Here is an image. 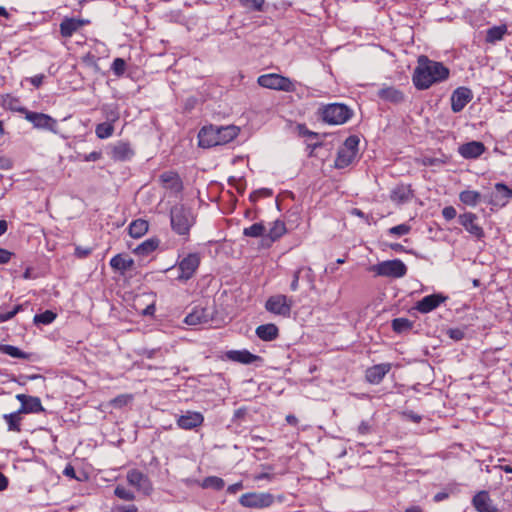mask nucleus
<instances>
[{
	"label": "nucleus",
	"instance_id": "7c9ffc66",
	"mask_svg": "<svg viewBox=\"0 0 512 512\" xmlns=\"http://www.w3.org/2000/svg\"><path fill=\"white\" fill-rule=\"evenodd\" d=\"M19 411L22 413H39L44 411L41 400L38 397L29 396L25 403L20 407Z\"/></svg>",
	"mask_w": 512,
	"mask_h": 512
},
{
	"label": "nucleus",
	"instance_id": "f8f14e48",
	"mask_svg": "<svg viewBox=\"0 0 512 512\" xmlns=\"http://www.w3.org/2000/svg\"><path fill=\"white\" fill-rule=\"evenodd\" d=\"M126 479L131 486L146 496L150 495L153 491L152 482L149 477L137 469L129 470Z\"/></svg>",
	"mask_w": 512,
	"mask_h": 512
},
{
	"label": "nucleus",
	"instance_id": "864d4df0",
	"mask_svg": "<svg viewBox=\"0 0 512 512\" xmlns=\"http://www.w3.org/2000/svg\"><path fill=\"white\" fill-rule=\"evenodd\" d=\"M101 157L102 153L99 151H93L89 154H84L83 156H81L82 160L85 162H95L101 159Z\"/></svg>",
	"mask_w": 512,
	"mask_h": 512
},
{
	"label": "nucleus",
	"instance_id": "680f3d73",
	"mask_svg": "<svg viewBox=\"0 0 512 512\" xmlns=\"http://www.w3.org/2000/svg\"><path fill=\"white\" fill-rule=\"evenodd\" d=\"M43 79H44V75L42 74H39V75H35L33 77L30 78V83L35 86V87H39L42 82H43Z\"/></svg>",
	"mask_w": 512,
	"mask_h": 512
},
{
	"label": "nucleus",
	"instance_id": "b1692460",
	"mask_svg": "<svg viewBox=\"0 0 512 512\" xmlns=\"http://www.w3.org/2000/svg\"><path fill=\"white\" fill-rule=\"evenodd\" d=\"M134 152L126 142L116 143L111 150V158L115 161H127L131 159Z\"/></svg>",
	"mask_w": 512,
	"mask_h": 512
},
{
	"label": "nucleus",
	"instance_id": "e2e57ef3",
	"mask_svg": "<svg viewBox=\"0 0 512 512\" xmlns=\"http://www.w3.org/2000/svg\"><path fill=\"white\" fill-rule=\"evenodd\" d=\"M273 478H274V475L271 473H268V472H262V473H259L254 476V479L256 481H260V480H264V479L271 481Z\"/></svg>",
	"mask_w": 512,
	"mask_h": 512
},
{
	"label": "nucleus",
	"instance_id": "f257e3e1",
	"mask_svg": "<svg viewBox=\"0 0 512 512\" xmlns=\"http://www.w3.org/2000/svg\"><path fill=\"white\" fill-rule=\"evenodd\" d=\"M449 74V69L443 63L421 55L418 58V65L414 69L412 80L417 89L426 90L433 84L448 79Z\"/></svg>",
	"mask_w": 512,
	"mask_h": 512
},
{
	"label": "nucleus",
	"instance_id": "dca6fc26",
	"mask_svg": "<svg viewBox=\"0 0 512 512\" xmlns=\"http://www.w3.org/2000/svg\"><path fill=\"white\" fill-rule=\"evenodd\" d=\"M204 422V416L200 412L187 411L177 419V425L184 430H192L201 426Z\"/></svg>",
	"mask_w": 512,
	"mask_h": 512
},
{
	"label": "nucleus",
	"instance_id": "a19ab883",
	"mask_svg": "<svg viewBox=\"0 0 512 512\" xmlns=\"http://www.w3.org/2000/svg\"><path fill=\"white\" fill-rule=\"evenodd\" d=\"M225 486V482L222 478L217 476L206 477L202 482L203 488H212L214 490H221Z\"/></svg>",
	"mask_w": 512,
	"mask_h": 512
},
{
	"label": "nucleus",
	"instance_id": "4468645a",
	"mask_svg": "<svg viewBox=\"0 0 512 512\" xmlns=\"http://www.w3.org/2000/svg\"><path fill=\"white\" fill-rule=\"evenodd\" d=\"M512 198V189L503 183H496L490 194L488 203L495 207H504Z\"/></svg>",
	"mask_w": 512,
	"mask_h": 512
},
{
	"label": "nucleus",
	"instance_id": "4d7b16f0",
	"mask_svg": "<svg viewBox=\"0 0 512 512\" xmlns=\"http://www.w3.org/2000/svg\"><path fill=\"white\" fill-rule=\"evenodd\" d=\"M300 277H301V271H299V269H297L294 272V274H293V280H292V282L290 284L291 291H297L298 290Z\"/></svg>",
	"mask_w": 512,
	"mask_h": 512
},
{
	"label": "nucleus",
	"instance_id": "6e6d98bb",
	"mask_svg": "<svg viewBox=\"0 0 512 512\" xmlns=\"http://www.w3.org/2000/svg\"><path fill=\"white\" fill-rule=\"evenodd\" d=\"M114 512H138V508L134 504L118 505L114 508Z\"/></svg>",
	"mask_w": 512,
	"mask_h": 512
},
{
	"label": "nucleus",
	"instance_id": "09e8293b",
	"mask_svg": "<svg viewBox=\"0 0 512 512\" xmlns=\"http://www.w3.org/2000/svg\"><path fill=\"white\" fill-rule=\"evenodd\" d=\"M132 400V396L128 394H122L111 400V405L116 408L126 406Z\"/></svg>",
	"mask_w": 512,
	"mask_h": 512
},
{
	"label": "nucleus",
	"instance_id": "39448f33",
	"mask_svg": "<svg viewBox=\"0 0 512 512\" xmlns=\"http://www.w3.org/2000/svg\"><path fill=\"white\" fill-rule=\"evenodd\" d=\"M359 138L355 135L349 136L339 148L335 159V167L343 169L348 167L356 159L358 154Z\"/></svg>",
	"mask_w": 512,
	"mask_h": 512
},
{
	"label": "nucleus",
	"instance_id": "cd10ccee",
	"mask_svg": "<svg viewBox=\"0 0 512 512\" xmlns=\"http://www.w3.org/2000/svg\"><path fill=\"white\" fill-rule=\"evenodd\" d=\"M279 329L273 323L263 324L256 328V335L263 341H272L278 337Z\"/></svg>",
	"mask_w": 512,
	"mask_h": 512
},
{
	"label": "nucleus",
	"instance_id": "2f4dec72",
	"mask_svg": "<svg viewBox=\"0 0 512 512\" xmlns=\"http://www.w3.org/2000/svg\"><path fill=\"white\" fill-rule=\"evenodd\" d=\"M459 200L466 206L475 207L482 200V195L478 191L464 190L460 192Z\"/></svg>",
	"mask_w": 512,
	"mask_h": 512
},
{
	"label": "nucleus",
	"instance_id": "774afa93",
	"mask_svg": "<svg viewBox=\"0 0 512 512\" xmlns=\"http://www.w3.org/2000/svg\"><path fill=\"white\" fill-rule=\"evenodd\" d=\"M438 163H440V161L436 158H426L424 160L425 165L433 166V165H437Z\"/></svg>",
	"mask_w": 512,
	"mask_h": 512
},
{
	"label": "nucleus",
	"instance_id": "2eb2a0df",
	"mask_svg": "<svg viewBox=\"0 0 512 512\" xmlns=\"http://www.w3.org/2000/svg\"><path fill=\"white\" fill-rule=\"evenodd\" d=\"M472 91L467 87H458L451 95V109L455 113L461 112L472 100Z\"/></svg>",
	"mask_w": 512,
	"mask_h": 512
},
{
	"label": "nucleus",
	"instance_id": "0e129e2a",
	"mask_svg": "<svg viewBox=\"0 0 512 512\" xmlns=\"http://www.w3.org/2000/svg\"><path fill=\"white\" fill-rule=\"evenodd\" d=\"M8 478L0 472V491L5 490L8 487Z\"/></svg>",
	"mask_w": 512,
	"mask_h": 512
},
{
	"label": "nucleus",
	"instance_id": "c03bdc74",
	"mask_svg": "<svg viewBox=\"0 0 512 512\" xmlns=\"http://www.w3.org/2000/svg\"><path fill=\"white\" fill-rule=\"evenodd\" d=\"M264 232L265 226L262 223H254L243 230V234L247 237H260Z\"/></svg>",
	"mask_w": 512,
	"mask_h": 512
},
{
	"label": "nucleus",
	"instance_id": "a878e982",
	"mask_svg": "<svg viewBox=\"0 0 512 512\" xmlns=\"http://www.w3.org/2000/svg\"><path fill=\"white\" fill-rule=\"evenodd\" d=\"M160 181L166 189L178 192L182 189V183L177 173L167 171L160 175Z\"/></svg>",
	"mask_w": 512,
	"mask_h": 512
},
{
	"label": "nucleus",
	"instance_id": "393cba45",
	"mask_svg": "<svg viewBox=\"0 0 512 512\" xmlns=\"http://www.w3.org/2000/svg\"><path fill=\"white\" fill-rule=\"evenodd\" d=\"M225 356L230 361L242 364H251L258 358L247 350H229L225 353Z\"/></svg>",
	"mask_w": 512,
	"mask_h": 512
},
{
	"label": "nucleus",
	"instance_id": "f704fd0d",
	"mask_svg": "<svg viewBox=\"0 0 512 512\" xmlns=\"http://www.w3.org/2000/svg\"><path fill=\"white\" fill-rule=\"evenodd\" d=\"M159 241L156 239H147L144 242H142L140 245L137 246V248L134 250V252L141 256H147L153 251L156 250L158 247Z\"/></svg>",
	"mask_w": 512,
	"mask_h": 512
},
{
	"label": "nucleus",
	"instance_id": "79ce46f5",
	"mask_svg": "<svg viewBox=\"0 0 512 512\" xmlns=\"http://www.w3.org/2000/svg\"><path fill=\"white\" fill-rule=\"evenodd\" d=\"M413 323L407 318H395L392 321V328L396 333H403L412 328Z\"/></svg>",
	"mask_w": 512,
	"mask_h": 512
},
{
	"label": "nucleus",
	"instance_id": "69168bd1",
	"mask_svg": "<svg viewBox=\"0 0 512 512\" xmlns=\"http://www.w3.org/2000/svg\"><path fill=\"white\" fill-rule=\"evenodd\" d=\"M246 413L247 410L245 408H239L234 412V419H241L246 415Z\"/></svg>",
	"mask_w": 512,
	"mask_h": 512
},
{
	"label": "nucleus",
	"instance_id": "a18cd8bd",
	"mask_svg": "<svg viewBox=\"0 0 512 512\" xmlns=\"http://www.w3.org/2000/svg\"><path fill=\"white\" fill-rule=\"evenodd\" d=\"M115 496L125 501H133L135 500V494L131 490L126 489L125 487L118 485L114 490Z\"/></svg>",
	"mask_w": 512,
	"mask_h": 512
},
{
	"label": "nucleus",
	"instance_id": "c756f323",
	"mask_svg": "<svg viewBox=\"0 0 512 512\" xmlns=\"http://www.w3.org/2000/svg\"><path fill=\"white\" fill-rule=\"evenodd\" d=\"M100 111L105 122L114 124L120 119V110L116 103L103 104Z\"/></svg>",
	"mask_w": 512,
	"mask_h": 512
},
{
	"label": "nucleus",
	"instance_id": "13d9d810",
	"mask_svg": "<svg viewBox=\"0 0 512 512\" xmlns=\"http://www.w3.org/2000/svg\"><path fill=\"white\" fill-rule=\"evenodd\" d=\"M12 253L6 249L0 248V264H6L10 261Z\"/></svg>",
	"mask_w": 512,
	"mask_h": 512
},
{
	"label": "nucleus",
	"instance_id": "bb28decb",
	"mask_svg": "<svg viewBox=\"0 0 512 512\" xmlns=\"http://www.w3.org/2000/svg\"><path fill=\"white\" fill-rule=\"evenodd\" d=\"M110 266L114 270H117L121 274H124L126 271L130 270L134 266V260L128 256L117 254L111 258Z\"/></svg>",
	"mask_w": 512,
	"mask_h": 512
},
{
	"label": "nucleus",
	"instance_id": "8fccbe9b",
	"mask_svg": "<svg viewBox=\"0 0 512 512\" xmlns=\"http://www.w3.org/2000/svg\"><path fill=\"white\" fill-rule=\"evenodd\" d=\"M411 227L408 224H400L394 227H391L388 230V233L395 236H403L410 232Z\"/></svg>",
	"mask_w": 512,
	"mask_h": 512
},
{
	"label": "nucleus",
	"instance_id": "6e6552de",
	"mask_svg": "<svg viewBox=\"0 0 512 512\" xmlns=\"http://www.w3.org/2000/svg\"><path fill=\"white\" fill-rule=\"evenodd\" d=\"M200 263L201 256L197 252L188 253L182 258L179 257L176 264L179 275L176 279L180 282H187L195 275Z\"/></svg>",
	"mask_w": 512,
	"mask_h": 512
},
{
	"label": "nucleus",
	"instance_id": "c9c22d12",
	"mask_svg": "<svg viewBox=\"0 0 512 512\" xmlns=\"http://www.w3.org/2000/svg\"><path fill=\"white\" fill-rule=\"evenodd\" d=\"M286 233V226L284 222L280 220H276L272 223L271 228L269 229V232L267 236L269 239L274 242L278 240L281 236H283Z\"/></svg>",
	"mask_w": 512,
	"mask_h": 512
},
{
	"label": "nucleus",
	"instance_id": "9b49d317",
	"mask_svg": "<svg viewBox=\"0 0 512 512\" xmlns=\"http://www.w3.org/2000/svg\"><path fill=\"white\" fill-rule=\"evenodd\" d=\"M17 110L23 113L25 119L32 123L35 128L56 132L57 121L51 116L44 113L32 112L26 108H18Z\"/></svg>",
	"mask_w": 512,
	"mask_h": 512
},
{
	"label": "nucleus",
	"instance_id": "4be33fe9",
	"mask_svg": "<svg viewBox=\"0 0 512 512\" xmlns=\"http://www.w3.org/2000/svg\"><path fill=\"white\" fill-rule=\"evenodd\" d=\"M378 97L393 104H399L404 101V93L393 86L381 88L378 91Z\"/></svg>",
	"mask_w": 512,
	"mask_h": 512
},
{
	"label": "nucleus",
	"instance_id": "20e7f679",
	"mask_svg": "<svg viewBox=\"0 0 512 512\" xmlns=\"http://www.w3.org/2000/svg\"><path fill=\"white\" fill-rule=\"evenodd\" d=\"M321 119L330 125H342L351 119L353 110L342 103L323 105L319 109Z\"/></svg>",
	"mask_w": 512,
	"mask_h": 512
},
{
	"label": "nucleus",
	"instance_id": "5fc2aeb1",
	"mask_svg": "<svg viewBox=\"0 0 512 512\" xmlns=\"http://www.w3.org/2000/svg\"><path fill=\"white\" fill-rule=\"evenodd\" d=\"M358 434L360 435H367L370 434L372 431V426L368 421H362L360 425L358 426Z\"/></svg>",
	"mask_w": 512,
	"mask_h": 512
},
{
	"label": "nucleus",
	"instance_id": "0eeeda50",
	"mask_svg": "<svg viewBox=\"0 0 512 512\" xmlns=\"http://www.w3.org/2000/svg\"><path fill=\"white\" fill-rule=\"evenodd\" d=\"M259 86L271 90L294 92L296 87L293 81L285 76L276 73L260 75L257 79Z\"/></svg>",
	"mask_w": 512,
	"mask_h": 512
},
{
	"label": "nucleus",
	"instance_id": "f3484780",
	"mask_svg": "<svg viewBox=\"0 0 512 512\" xmlns=\"http://www.w3.org/2000/svg\"><path fill=\"white\" fill-rule=\"evenodd\" d=\"M485 145L480 141H470L458 147V153L465 159H477L485 152Z\"/></svg>",
	"mask_w": 512,
	"mask_h": 512
},
{
	"label": "nucleus",
	"instance_id": "338daca9",
	"mask_svg": "<svg viewBox=\"0 0 512 512\" xmlns=\"http://www.w3.org/2000/svg\"><path fill=\"white\" fill-rule=\"evenodd\" d=\"M63 473L64 475L69 476L71 478L75 477V470L71 465L66 466Z\"/></svg>",
	"mask_w": 512,
	"mask_h": 512
},
{
	"label": "nucleus",
	"instance_id": "aec40b11",
	"mask_svg": "<svg viewBox=\"0 0 512 512\" xmlns=\"http://www.w3.org/2000/svg\"><path fill=\"white\" fill-rule=\"evenodd\" d=\"M475 509L478 512H497L498 509L494 505L487 491L478 492L472 500Z\"/></svg>",
	"mask_w": 512,
	"mask_h": 512
},
{
	"label": "nucleus",
	"instance_id": "a211bd4d",
	"mask_svg": "<svg viewBox=\"0 0 512 512\" xmlns=\"http://www.w3.org/2000/svg\"><path fill=\"white\" fill-rule=\"evenodd\" d=\"M87 24H89L88 20L65 17L60 23V34L64 38H70Z\"/></svg>",
	"mask_w": 512,
	"mask_h": 512
},
{
	"label": "nucleus",
	"instance_id": "ea45409f",
	"mask_svg": "<svg viewBox=\"0 0 512 512\" xmlns=\"http://www.w3.org/2000/svg\"><path fill=\"white\" fill-rule=\"evenodd\" d=\"M56 317H57V314L55 312H53L51 310H46L43 313L36 314L34 316L33 322L36 325H38V324L49 325L56 319Z\"/></svg>",
	"mask_w": 512,
	"mask_h": 512
},
{
	"label": "nucleus",
	"instance_id": "37998d69",
	"mask_svg": "<svg viewBox=\"0 0 512 512\" xmlns=\"http://www.w3.org/2000/svg\"><path fill=\"white\" fill-rule=\"evenodd\" d=\"M242 8L247 11H263L265 0H238Z\"/></svg>",
	"mask_w": 512,
	"mask_h": 512
},
{
	"label": "nucleus",
	"instance_id": "052dcab7",
	"mask_svg": "<svg viewBox=\"0 0 512 512\" xmlns=\"http://www.w3.org/2000/svg\"><path fill=\"white\" fill-rule=\"evenodd\" d=\"M449 335L454 340H461L464 337V332L460 329H451Z\"/></svg>",
	"mask_w": 512,
	"mask_h": 512
},
{
	"label": "nucleus",
	"instance_id": "58836bf2",
	"mask_svg": "<svg viewBox=\"0 0 512 512\" xmlns=\"http://www.w3.org/2000/svg\"><path fill=\"white\" fill-rule=\"evenodd\" d=\"M4 419L8 425L9 431H16L19 432L20 429V422H21V412L18 410L16 412L5 414Z\"/></svg>",
	"mask_w": 512,
	"mask_h": 512
},
{
	"label": "nucleus",
	"instance_id": "bf43d9fd",
	"mask_svg": "<svg viewBox=\"0 0 512 512\" xmlns=\"http://www.w3.org/2000/svg\"><path fill=\"white\" fill-rule=\"evenodd\" d=\"M241 489H243V483L240 481V482L234 483L232 485H229L227 488V492L230 494H235L238 491H240Z\"/></svg>",
	"mask_w": 512,
	"mask_h": 512
},
{
	"label": "nucleus",
	"instance_id": "72a5a7b5",
	"mask_svg": "<svg viewBox=\"0 0 512 512\" xmlns=\"http://www.w3.org/2000/svg\"><path fill=\"white\" fill-rule=\"evenodd\" d=\"M507 33L506 25L493 26L487 30L486 42L494 44L497 41L502 40L503 36Z\"/></svg>",
	"mask_w": 512,
	"mask_h": 512
},
{
	"label": "nucleus",
	"instance_id": "3c124183",
	"mask_svg": "<svg viewBox=\"0 0 512 512\" xmlns=\"http://www.w3.org/2000/svg\"><path fill=\"white\" fill-rule=\"evenodd\" d=\"M299 271H301L300 279L305 280L307 283L313 286L315 278L313 270L309 267H300Z\"/></svg>",
	"mask_w": 512,
	"mask_h": 512
},
{
	"label": "nucleus",
	"instance_id": "9d476101",
	"mask_svg": "<svg viewBox=\"0 0 512 512\" xmlns=\"http://www.w3.org/2000/svg\"><path fill=\"white\" fill-rule=\"evenodd\" d=\"M239 503L246 508L263 509L274 503V496L268 492H249L241 495Z\"/></svg>",
	"mask_w": 512,
	"mask_h": 512
},
{
	"label": "nucleus",
	"instance_id": "c85d7f7f",
	"mask_svg": "<svg viewBox=\"0 0 512 512\" xmlns=\"http://www.w3.org/2000/svg\"><path fill=\"white\" fill-rule=\"evenodd\" d=\"M412 197V191L408 186L398 185L392 191L390 199L396 204L408 202Z\"/></svg>",
	"mask_w": 512,
	"mask_h": 512
},
{
	"label": "nucleus",
	"instance_id": "6ab92c4d",
	"mask_svg": "<svg viewBox=\"0 0 512 512\" xmlns=\"http://www.w3.org/2000/svg\"><path fill=\"white\" fill-rule=\"evenodd\" d=\"M446 300V297L440 294H431L423 297L415 305V309L420 313H429L436 309L441 303Z\"/></svg>",
	"mask_w": 512,
	"mask_h": 512
},
{
	"label": "nucleus",
	"instance_id": "473e14b6",
	"mask_svg": "<svg viewBox=\"0 0 512 512\" xmlns=\"http://www.w3.org/2000/svg\"><path fill=\"white\" fill-rule=\"evenodd\" d=\"M148 222L143 219H137L129 225V234L133 238H140L148 231Z\"/></svg>",
	"mask_w": 512,
	"mask_h": 512
},
{
	"label": "nucleus",
	"instance_id": "603ef678",
	"mask_svg": "<svg viewBox=\"0 0 512 512\" xmlns=\"http://www.w3.org/2000/svg\"><path fill=\"white\" fill-rule=\"evenodd\" d=\"M457 215V211L453 206H446L442 210V216L445 220L450 221L454 219Z\"/></svg>",
	"mask_w": 512,
	"mask_h": 512
},
{
	"label": "nucleus",
	"instance_id": "1a4fd4ad",
	"mask_svg": "<svg viewBox=\"0 0 512 512\" xmlns=\"http://www.w3.org/2000/svg\"><path fill=\"white\" fill-rule=\"evenodd\" d=\"M294 301L284 294L270 296L265 302V309L271 314L289 318Z\"/></svg>",
	"mask_w": 512,
	"mask_h": 512
},
{
	"label": "nucleus",
	"instance_id": "412c9836",
	"mask_svg": "<svg viewBox=\"0 0 512 512\" xmlns=\"http://www.w3.org/2000/svg\"><path fill=\"white\" fill-rule=\"evenodd\" d=\"M390 369L389 363L374 365L366 370V380L371 384H379Z\"/></svg>",
	"mask_w": 512,
	"mask_h": 512
},
{
	"label": "nucleus",
	"instance_id": "f03ea898",
	"mask_svg": "<svg viewBox=\"0 0 512 512\" xmlns=\"http://www.w3.org/2000/svg\"><path fill=\"white\" fill-rule=\"evenodd\" d=\"M239 131V128L235 125L204 126L198 133V145L202 148L225 145L234 140L238 136Z\"/></svg>",
	"mask_w": 512,
	"mask_h": 512
},
{
	"label": "nucleus",
	"instance_id": "5701e85b",
	"mask_svg": "<svg viewBox=\"0 0 512 512\" xmlns=\"http://www.w3.org/2000/svg\"><path fill=\"white\" fill-rule=\"evenodd\" d=\"M210 321V314L205 308L195 307L184 319L187 325H199L208 323Z\"/></svg>",
	"mask_w": 512,
	"mask_h": 512
},
{
	"label": "nucleus",
	"instance_id": "de8ad7c7",
	"mask_svg": "<svg viewBox=\"0 0 512 512\" xmlns=\"http://www.w3.org/2000/svg\"><path fill=\"white\" fill-rule=\"evenodd\" d=\"M111 69L116 76L123 75L126 70L125 60L122 58H115L112 63Z\"/></svg>",
	"mask_w": 512,
	"mask_h": 512
},
{
	"label": "nucleus",
	"instance_id": "49530a36",
	"mask_svg": "<svg viewBox=\"0 0 512 512\" xmlns=\"http://www.w3.org/2000/svg\"><path fill=\"white\" fill-rule=\"evenodd\" d=\"M23 307V304H18L10 311H0V323L12 319L18 312L23 310Z\"/></svg>",
	"mask_w": 512,
	"mask_h": 512
},
{
	"label": "nucleus",
	"instance_id": "ddd939ff",
	"mask_svg": "<svg viewBox=\"0 0 512 512\" xmlns=\"http://www.w3.org/2000/svg\"><path fill=\"white\" fill-rule=\"evenodd\" d=\"M478 216L472 212H465L458 216V222L465 230L477 240L485 236L483 228L477 223Z\"/></svg>",
	"mask_w": 512,
	"mask_h": 512
},
{
	"label": "nucleus",
	"instance_id": "4c0bfd02",
	"mask_svg": "<svg viewBox=\"0 0 512 512\" xmlns=\"http://www.w3.org/2000/svg\"><path fill=\"white\" fill-rule=\"evenodd\" d=\"M114 133V124L102 122L96 125L95 134L99 139H107Z\"/></svg>",
	"mask_w": 512,
	"mask_h": 512
},
{
	"label": "nucleus",
	"instance_id": "7ed1b4c3",
	"mask_svg": "<svg viewBox=\"0 0 512 512\" xmlns=\"http://www.w3.org/2000/svg\"><path fill=\"white\" fill-rule=\"evenodd\" d=\"M170 221L174 232L179 235H188L195 218L190 208L184 205H175L170 211Z\"/></svg>",
	"mask_w": 512,
	"mask_h": 512
},
{
	"label": "nucleus",
	"instance_id": "e433bc0d",
	"mask_svg": "<svg viewBox=\"0 0 512 512\" xmlns=\"http://www.w3.org/2000/svg\"><path fill=\"white\" fill-rule=\"evenodd\" d=\"M0 352L13 358L28 359L29 354L21 351L18 347L9 344H0Z\"/></svg>",
	"mask_w": 512,
	"mask_h": 512
},
{
	"label": "nucleus",
	"instance_id": "423d86ee",
	"mask_svg": "<svg viewBox=\"0 0 512 512\" xmlns=\"http://www.w3.org/2000/svg\"><path fill=\"white\" fill-rule=\"evenodd\" d=\"M377 276L402 278L407 274V266L400 259L385 260L370 267Z\"/></svg>",
	"mask_w": 512,
	"mask_h": 512
}]
</instances>
